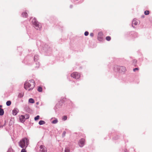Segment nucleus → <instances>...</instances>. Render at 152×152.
Wrapping results in <instances>:
<instances>
[{
    "label": "nucleus",
    "mask_w": 152,
    "mask_h": 152,
    "mask_svg": "<svg viewBox=\"0 0 152 152\" xmlns=\"http://www.w3.org/2000/svg\"><path fill=\"white\" fill-rule=\"evenodd\" d=\"M117 69L120 73L124 72L126 70L125 67L123 66H118Z\"/></svg>",
    "instance_id": "obj_5"
},
{
    "label": "nucleus",
    "mask_w": 152,
    "mask_h": 152,
    "mask_svg": "<svg viewBox=\"0 0 152 152\" xmlns=\"http://www.w3.org/2000/svg\"><path fill=\"white\" fill-rule=\"evenodd\" d=\"M18 112V110L16 108H15L12 110V114L14 115H16Z\"/></svg>",
    "instance_id": "obj_10"
},
{
    "label": "nucleus",
    "mask_w": 152,
    "mask_h": 152,
    "mask_svg": "<svg viewBox=\"0 0 152 152\" xmlns=\"http://www.w3.org/2000/svg\"><path fill=\"white\" fill-rule=\"evenodd\" d=\"M29 144V140L27 138H24L18 142L19 146L22 148H26Z\"/></svg>",
    "instance_id": "obj_2"
},
{
    "label": "nucleus",
    "mask_w": 152,
    "mask_h": 152,
    "mask_svg": "<svg viewBox=\"0 0 152 152\" xmlns=\"http://www.w3.org/2000/svg\"><path fill=\"white\" fill-rule=\"evenodd\" d=\"M31 22L35 26V28L36 29L38 30L40 28L39 23L35 18H33Z\"/></svg>",
    "instance_id": "obj_3"
},
{
    "label": "nucleus",
    "mask_w": 152,
    "mask_h": 152,
    "mask_svg": "<svg viewBox=\"0 0 152 152\" xmlns=\"http://www.w3.org/2000/svg\"><path fill=\"white\" fill-rule=\"evenodd\" d=\"M36 57V56H35L34 57V60H35Z\"/></svg>",
    "instance_id": "obj_32"
},
{
    "label": "nucleus",
    "mask_w": 152,
    "mask_h": 152,
    "mask_svg": "<svg viewBox=\"0 0 152 152\" xmlns=\"http://www.w3.org/2000/svg\"><path fill=\"white\" fill-rule=\"evenodd\" d=\"M103 34L102 32H99L98 35V39L99 41H101L103 39Z\"/></svg>",
    "instance_id": "obj_7"
},
{
    "label": "nucleus",
    "mask_w": 152,
    "mask_h": 152,
    "mask_svg": "<svg viewBox=\"0 0 152 152\" xmlns=\"http://www.w3.org/2000/svg\"><path fill=\"white\" fill-rule=\"evenodd\" d=\"M111 38L110 36H107L106 37V39L107 40L109 41L110 40Z\"/></svg>",
    "instance_id": "obj_21"
},
{
    "label": "nucleus",
    "mask_w": 152,
    "mask_h": 152,
    "mask_svg": "<svg viewBox=\"0 0 152 152\" xmlns=\"http://www.w3.org/2000/svg\"><path fill=\"white\" fill-rule=\"evenodd\" d=\"M4 126V125L2 124L0 122V128L3 127Z\"/></svg>",
    "instance_id": "obj_30"
},
{
    "label": "nucleus",
    "mask_w": 152,
    "mask_h": 152,
    "mask_svg": "<svg viewBox=\"0 0 152 152\" xmlns=\"http://www.w3.org/2000/svg\"><path fill=\"white\" fill-rule=\"evenodd\" d=\"M45 123V122L44 121L42 120L40 121L39 122V124L40 125L44 124Z\"/></svg>",
    "instance_id": "obj_14"
},
{
    "label": "nucleus",
    "mask_w": 152,
    "mask_h": 152,
    "mask_svg": "<svg viewBox=\"0 0 152 152\" xmlns=\"http://www.w3.org/2000/svg\"><path fill=\"white\" fill-rule=\"evenodd\" d=\"M22 15L23 17H26L28 16V14L27 12H24L22 13Z\"/></svg>",
    "instance_id": "obj_12"
},
{
    "label": "nucleus",
    "mask_w": 152,
    "mask_h": 152,
    "mask_svg": "<svg viewBox=\"0 0 152 152\" xmlns=\"http://www.w3.org/2000/svg\"><path fill=\"white\" fill-rule=\"evenodd\" d=\"M66 134V132L65 131H64L62 134V137H65V135Z\"/></svg>",
    "instance_id": "obj_26"
},
{
    "label": "nucleus",
    "mask_w": 152,
    "mask_h": 152,
    "mask_svg": "<svg viewBox=\"0 0 152 152\" xmlns=\"http://www.w3.org/2000/svg\"><path fill=\"white\" fill-rule=\"evenodd\" d=\"M69 149L68 148H66L65 150V152H69Z\"/></svg>",
    "instance_id": "obj_24"
},
{
    "label": "nucleus",
    "mask_w": 152,
    "mask_h": 152,
    "mask_svg": "<svg viewBox=\"0 0 152 152\" xmlns=\"http://www.w3.org/2000/svg\"><path fill=\"white\" fill-rule=\"evenodd\" d=\"M24 95L23 93H20L18 95V97L20 98H21Z\"/></svg>",
    "instance_id": "obj_16"
},
{
    "label": "nucleus",
    "mask_w": 152,
    "mask_h": 152,
    "mask_svg": "<svg viewBox=\"0 0 152 152\" xmlns=\"http://www.w3.org/2000/svg\"><path fill=\"white\" fill-rule=\"evenodd\" d=\"M149 14V11L148 10H146L144 12V14L146 15H148Z\"/></svg>",
    "instance_id": "obj_20"
},
{
    "label": "nucleus",
    "mask_w": 152,
    "mask_h": 152,
    "mask_svg": "<svg viewBox=\"0 0 152 152\" xmlns=\"http://www.w3.org/2000/svg\"><path fill=\"white\" fill-rule=\"evenodd\" d=\"M39 116L38 115L37 116L34 118V120L35 121H37L39 119Z\"/></svg>",
    "instance_id": "obj_25"
},
{
    "label": "nucleus",
    "mask_w": 152,
    "mask_h": 152,
    "mask_svg": "<svg viewBox=\"0 0 152 152\" xmlns=\"http://www.w3.org/2000/svg\"><path fill=\"white\" fill-rule=\"evenodd\" d=\"M71 76L74 78L78 79L80 77V75L78 72H75L71 74Z\"/></svg>",
    "instance_id": "obj_4"
},
{
    "label": "nucleus",
    "mask_w": 152,
    "mask_h": 152,
    "mask_svg": "<svg viewBox=\"0 0 152 152\" xmlns=\"http://www.w3.org/2000/svg\"><path fill=\"white\" fill-rule=\"evenodd\" d=\"M2 106H0V107H1Z\"/></svg>",
    "instance_id": "obj_34"
},
{
    "label": "nucleus",
    "mask_w": 152,
    "mask_h": 152,
    "mask_svg": "<svg viewBox=\"0 0 152 152\" xmlns=\"http://www.w3.org/2000/svg\"><path fill=\"white\" fill-rule=\"evenodd\" d=\"M134 61H135V62H137V61L136 60H134Z\"/></svg>",
    "instance_id": "obj_33"
},
{
    "label": "nucleus",
    "mask_w": 152,
    "mask_h": 152,
    "mask_svg": "<svg viewBox=\"0 0 152 152\" xmlns=\"http://www.w3.org/2000/svg\"><path fill=\"white\" fill-rule=\"evenodd\" d=\"M37 90L39 92H41L42 91V88L41 87H38Z\"/></svg>",
    "instance_id": "obj_18"
},
{
    "label": "nucleus",
    "mask_w": 152,
    "mask_h": 152,
    "mask_svg": "<svg viewBox=\"0 0 152 152\" xmlns=\"http://www.w3.org/2000/svg\"><path fill=\"white\" fill-rule=\"evenodd\" d=\"M58 122V121L57 119H55L52 122V123L53 124H56Z\"/></svg>",
    "instance_id": "obj_17"
},
{
    "label": "nucleus",
    "mask_w": 152,
    "mask_h": 152,
    "mask_svg": "<svg viewBox=\"0 0 152 152\" xmlns=\"http://www.w3.org/2000/svg\"><path fill=\"white\" fill-rule=\"evenodd\" d=\"M35 86L34 81L31 80L26 81L24 84V88L25 89L28 91L32 90Z\"/></svg>",
    "instance_id": "obj_1"
},
{
    "label": "nucleus",
    "mask_w": 152,
    "mask_h": 152,
    "mask_svg": "<svg viewBox=\"0 0 152 152\" xmlns=\"http://www.w3.org/2000/svg\"><path fill=\"white\" fill-rule=\"evenodd\" d=\"M24 116L25 117V119H27L29 117V115L28 114H26Z\"/></svg>",
    "instance_id": "obj_23"
},
{
    "label": "nucleus",
    "mask_w": 152,
    "mask_h": 152,
    "mask_svg": "<svg viewBox=\"0 0 152 152\" xmlns=\"http://www.w3.org/2000/svg\"><path fill=\"white\" fill-rule=\"evenodd\" d=\"M67 116H66L64 115L62 119L64 121H65L67 119Z\"/></svg>",
    "instance_id": "obj_22"
},
{
    "label": "nucleus",
    "mask_w": 152,
    "mask_h": 152,
    "mask_svg": "<svg viewBox=\"0 0 152 152\" xmlns=\"http://www.w3.org/2000/svg\"><path fill=\"white\" fill-rule=\"evenodd\" d=\"M138 24V22L135 20H134L132 22V26L134 27V26H136Z\"/></svg>",
    "instance_id": "obj_11"
},
{
    "label": "nucleus",
    "mask_w": 152,
    "mask_h": 152,
    "mask_svg": "<svg viewBox=\"0 0 152 152\" xmlns=\"http://www.w3.org/2000/svg\"><path fill=\"white\" fill-rule=\"evenodd\" d=\"M89 33L88 31H86L85 32L84 34L85 36H87L88 35Z\"/></svg>",
    "instance_id": "obj_28"
},
{
    "label": "nucleus",
    "mask_w": 152,
    "mask_h": 152,
    "mask_svg": "<svg viewBox=\"0 0 152 152\" xmlns=\"http://www.w3.org/2000/svg\"><path fill=\"white\" fill-rule=\"evenodd\" d=\"M85 142V140L83 138H82L79 140L78 144L80 147H82L84 145Z\"/></svg>",
    "instance_id": "obj_6"
},
{
    "label": "nucleus",
    "mask_w": 152,
    "mask_h": 152,
    "mask_svg": "<svg viewBox=\"0 0 152 152\" xmlns=\"http://www.w3.org/2000/svg\"><path fill=\"white\" fill-rule=\"evenodd\" d=\"M139 69L138 68H136L133 69V71L135 72L136 70H138Z\"/></svg>",
    "instance_id": "obj_29"
},
{
    "label": "nucleus",
    "mask_w": 152,
    "mask_h": 152,
    "mask_svg": "<svg viewBox=\"0 0 152 152\" xmlns=\"http://www.w3.org/2000/svg\"><path fill=\"white\" fill-rule=\"evenodd\" d=\"M4 114V111L2 109L0 108V115H2Z\"/></svg>",
    "instance_id": "obj_13"
},
{
    "label": "nucleus",
    "mask_w": 152,
    "mask_h": 152,
    "mask_svg": "<svg viewBox=\"0 0 152 152\" xmlns=\"http://www.w3.org/2000/svg\"><path fill=\"white\" fill-rule=\"evenodd\" d=\"M20 121L21 122H23L25 121V117L24 115H21L19 118Z\"/></svg>",
    "instance_id": "obj_9"
},
{
    "label": "nucleus",
    "mask_w": 152,
    "mask_h": 152,
    "mask_svg": "<svg viewBox=\"0 0 152 152\" xmlns=\"http://www.w3.org/2000/svg\"><path fill=\"white\" fill-rule=\"evenodd\" d=\"M29 102L30 103H34V100L32 98H30L29 99Z\"/></svg>",
    "instance_id": "obj_15"
},
{
    "label": "nucleus",
    "mask_w": 152,
    "mask_h": 152,
    "mask_svg": "<svg viewBox=\"0 0 152 152\" xmlns=\"http://www.w3.org/2000/svg\"><path fill=\"white\" fill-rule=\"evenodd\" d=\"M23 149L21 150V152H26V148H23Z\"/></svg>",
    "instance_id": "obj_27"
},
{
    "label": "nucleus",
    "mask_w": 152,
    "mask_h": 152,
    "mask_svg": "<svg viewBox=\"0 0 152 152\" xmlns=\"http://www.w3.org/2000/svg\"><path fill=\"white\" fill-rule=\"evenodd\" d=\"M39 148L40 152H47L46 148L43 145H41L39 147Z\"/></svg>",
    "instance_id": "obj_8"
},
{
    "label": "nucleus",
    "mask_w": 152,
    "mask_h": 152,
    "mask_svg": "<svg viewBox=\"0 0 152 152\" xmlns=\"http://www.w3.org/2000/svg\"><path fill=\"white\" fill-rule=\"evenodd\" d=\"M11 102L10 101H7L6 102V104L7 106H10L11 105Z\"/></svg>",
    "instance_id": "obj_19"
},
{
    "label": "nucleus",
    "mask_w": 152,
    "mask_h": 152,
    "mask_svg": "<svg viewBox=\"0 0 152 152\" xmlns=\"http://www.w3.org/2000/svg\"><path fill=\"white\" fill-rule=\"evenodd\" d=\"M90 36L91 37H93L94 36V34L93 33H91L90 34Z\"/></svg>",
    "instance_id": "obj_31"
}]
</instances>
